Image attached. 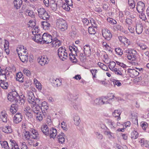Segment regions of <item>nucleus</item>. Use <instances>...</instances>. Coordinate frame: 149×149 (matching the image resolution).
<instances>
[{
    "label": "nucleus",
    "mask_w": 149,
    "mask_h": 149,
    "mask_svg": "<svg viewBox=\"0 0 149 149\" xmlns=\"http://www.w3.org/2000/svg\"><path fill=\"white\" fill-rule=\"evenodd\" d=\"M23 72L28 76H30L31 75L30 71L27 69H24L23 70Z\"/></svg>",
    "instance_id": "4d7b16f0"
},
{
    "label": "nucleus",
    "mask_w": 149,
    "mask_h": 149,
    "mask_svg": "<svg viewBox=\"0 0 149 149\" xmlns=\"http://www.w3.org/2000/svg\"><path fill=\"white\" fill-rule=\"evenodd\" d=\"M28 53L25 55H21L19 56V58L20 60L23 63H26L28 61Z\"/></svg>",
    "instance_id": "393cba45"
},
{
    "label": "nucleus",
    "mask_w": 149,
    "mask_h": 149,
    "mask_svg": "<svg viewBox=\"0 0 149 149\" xmlns=\"http://www.w3.org/2000/svg\"><path fill=\"white\" fill-rule=\"evenodd\" d=\"M66 50L63 47L59 48L58 50V55L62 61H64L67 58L68 54L66 52Z\"/></svg>",
    "instance_id": "39448f33"
},
{
    "label": "nucleus",
    "mask_w": 149,
    "mask_h": 149,
    "mask_svg": "<svg viewBox=\"0 0 149 149\" xmlns=\"http://www.w3.org/2000/svg\"><path fill=\"white\" fill-rule=\"evenodd\" d=\"M22 3V0H14L13 2L14 7L17 9L21 7Z\"/></svg>",
    "instance_id": "aec40b11"
},
{
    "label": "nucleus",
    "mask_w": 149,
    "mask_h": 149,
    "mask_svg": "<svg viewBox=\"0 0 149 149\" xmlns=\"http://www.w3.org/2000/svg\"><path fill=\"white\" fill-rule=\"evenodd\" d=\"M42 40L43 43L49 44L52 42V36L49 34L44 33L42 36Z\"/></svg>",
    "instance_id": "0eeeda50"
},
{
    "label": "nucleus",
    "mask_w": 149,
    "mask_h": 149,
    "mask_svg": "<svg viewBox=\"0 0 149 149\" xmlns=\"http://www.w3.org/2000/svg\"><path fill=\"white\" fill-rule=\"evenodd\" d=\"M16 79L20 82H24V77L22 73L20 72L17 74L16 77Z\"/></svg>",
    "instance_id": "412c9836"
},
{
    "label": "nucleus",
    "mask_w": 149,
    "mask_h": 149,
    "mask_svg": "<svg viewBox=\"0 0 149 149\" xmlns=\"http://www.w3.org/2000/svg\"><path fill=\"white\" fill-rule=\"evenodd\" d=\"M127 13L128 14V16L129 18L130 19H133L135 18V15H134L133 14H132V13H130V14H128L129 13H130L129 12H127Z\"/></svg>",
    "instance_id": "69168bd1"
},
{
    "label": "nucleus",
    "mask_w": 149,
    "mask_h": 149,
    "mask_svg": "<svg viewBox=\"0 0 149 149\" xmlns=\"http://www.w3.org/2000/svg\"><path fill=\"white\" fill-rule=\"evenodd\" d=\"M79 57L81 62H84L86 59V57L82 53H80Z\"/></svg>",
    "instance_id": "de8ad7c7"
},
{
    "label": "nucleus",
    "mask_w": 149,
    "mask_h": 149,
    "mask_svg": "<svg viewBox=\"0 0 149 149\" xmlns=\"http://www.w3.org/2000/svg\"><path fill=\"white\" fill-rule=\"evenodd\" d=\"M111 70L113 71L116 74L120 75H122V74L121 72L117 68H114L113 70Z\"/></svg>",
    "instance_id": "49530a36"
},
{
    "label": "nucleus",
    "mask_w": 149,
    "mask_h": 149,
    "mask_svg": "<svg viewBox=\"0 0 149 149\" xmlns=\"http://www.w3.org/2000/svg\"><path fill=\"white\" fill-rule=\"evenodd\" d=\"M88 31L90 34H95L96 31L95 29L92 27H89L88 29Z\"/></svg>",
    "instance_id": "c03bdc74"
},
{
    "label": "nucleus",
    "mask_w": 149,
    "mask_h": 149,
    "mask_svg": "<svg viewBox=\"0 0 149 149\" xmlns=\"http://www.w3.org/2000/svg\"><path fill=\"white\" fill-rule=\"evenodd\" d=\"M108 20L110 23L112 24H116L117 23L116 21L112 18H110Z\"/></svg>",
    "instance_id": "13d9d810"
},
{
    "label": "nucleus",
    "mask_w": 149,
    "mask_h": 149,
    "mask_svg": "<svg viewBox=\"0 0 149 149\" xmlns=\"http://www.w3.org/2000/svg\"><path fill=\"white\" fill-rule=\"evenodd\" d=\"M122 42V44L124 45L125 46L127 47L130 45V41L126 38H124Z\"/></svg>",
    "instance_id": "f704fd0d"
},
{
    "label": "nucleus",
    "mask_w": 149,
    "mask_h": 149,
    "mask_svg": "<svg viewBox=\"0 0 149 149\" xmlns=\"http://www.w3.org/2000/svg\"><path fill=\"white\" fill-rule=\"evenodd\" d=\"M5 42L4 45V48L6 49V48H8L9 46V43L8 41L6 40H5Z\"/></svg>",
    "instance_id": "e2e57ef3"
},
{
    "label": "nucleus",
    "mask_w": 149,
    "mask_h": 149,
    "mask_svg": "<svg viewBox=\"0 0 149 149\" xmlns=\"http://www.w3.org/2000/svg\"><path fill=\"white\" fill-rule=\"evenodd\" d=\"M0 143L3 148L5 149H9L10 147L6 141H0Z\"/></svg>",
    "instance_id": "7c9ffc66"
},
{
    "label": "nucleus",
    "mask_w": 149,
    "mask_h": 149,
    "mask_svg": "<svg viewBox=\"0 0 149 149\" xmlns=\"http://www.w3.org/2000/svg\"><path fill=\"white\" fill-rule=\"evenodd\" d=\"M126 22L129 25L131 24L132 23V20L128 17L126 19Z\"/></svg>",
    "instance_id": "bf43d9fd"
},
{
    "label": "nucleus",
    "mask_w": 149,
    "mask_h": 149,
    "mask_svg": "<svg viewBox=\"0 0 149 149\" xmlns=\"http://www.w3.org/2000/svg\"><path fill=\"white\" fill-rule=\"evenodd\" d=\"M90 71L93 75V78H94L95 77L96 73L97 72V70L96 69H92Z\"/></svg>",
    "instance_id": "09e8293b"
},
{
    "label": "nucleus",
    "mask_w": 149,
    "mask_h": 149,
    "mask_svg": "<svg viewBox=\"0 0 149 149\" xmlns=\"http://www.w3.org/2000/svg\"><path fill=\"white\" fill-rule=\"evenodd\" d=\"M107 123L109 125L110 127L111 128L114 127V126L113 125L114 123L113 122H112L111 120L109 119L107 120Z\"/></svg>",
    "instance_id": "3c124183"
},
{
    "label": "nucleus",
    "mask_w": 149,
    "mask_h": 149,
    "mask_svg": "<svg viewBox=\"0 0 149 149\" xmlns=\"http://www.w3.org/2000/svg\"><path fill=\"white\" fill-rule=\"evenodd\" d=\"M124 53L128 54L127 57L129 60L133 61L136 59V52L134 49H127L125 51Z\"/></svg>",
    "instance_id": "423d86ee"
},
{
    "label": "nucleus",
    "mask_w": 149,
    "mask_h": 149,
    "mask_svg": "<svg viewBox=\"0 0 149 149\" xmlns=\"http://www.w3.org/2000/svg\"><path fill=\"white\" fill-rule=\"evenodd\" d=\"M143 30V26L141 24H138L136 25V33L140 34L141 33Z\"/></svg>",
    "instance_id": "a211bd4d"
},
{
    "label": "nucleus",
    "mask_w": 149,
    "mask_h": 149,
    "mask_svg": "<svg viewBox=\"0 0 149 149\" xmlns=\"http://www.w3.org/2000/svg\"><path fill=\"white\" fill-rule=\"evenodd\" d=\"M109 97H103L102 98H97L94 100V103L96 105H102L109 103L108 101H105Z\"/></svg>",
    "instance_id": "6e6552de"
},
{
    "label": "nucleus",
    "mask_w": 149,
    "mask_h": 149,
    "mask_svg": "<svg viewBox=\"0 0 149 149\" xmlns=\"http://www.w3.org/2000/svg\"><path fill=\"white\" fill-rule=\"evenodd\" d=\"M69 48L70 50L72 53V49L75 52V54L76 56H77V52H78V50L77 47H76L75 46H74H74H70Z\"/></svg>",
    "instance_id": "58836bf2"
},
{
    "label": "nucleus",
    "mask_w": 149,
    "mask_h": 149,
    "mask_svg": "<svg viewBox=\"0 0 149 149\" xmlns=\"http://www.w3.org/2000/svg\"><path fill=\"white\" fill-rule=\"evenodd\" d=\"M115 51L116 53L119 55H122L123 52L122 49L120 48H116Z\"/></svg>",
    "instance_id": "603ef678"
},
{
    "label": "nucleus",
    "mask_w": 149,
    "mask_h": 149,
    "mask_svg": "<svg viewBox=\"0 0 149 149\" xmlns=\"http://www.w3.org/2000/svg\"><path fill=\"white\" fill-rule=\"evenodd\" d=\"M19 102H15V103L13 104H11L10 109V112L12 114H14L17 111L19 107Z\"/></svg>",
    "instance_id": "9d476101"
},
{
    "label": "nucleus",
    "mask_w": 149,
    "mask_h": 149,
    "mask_svg": "<svg viewBox=\"0 0 149 149\" xmlns=\"http://www.w3.org/2000/svg\"><path fill=\"white\" fill-rule=\"evenodd\" d=\"M49 62V60L47 57L42 56L39 61V63L42 66H43L45 64H48Z\"/></svg>",
    "instance_id": "dca6fc26"
},
{
    "label": "nucleus",
    "mask_w": 149,
    "mask_h": 149,
    "mask_svg": "<svg viewBox=\"0 0 149 149\" xmlns=\"http://www.w3.org/2000/svg\"><path fill=\"white\" fill-rule=\"evenodd\" d=\"M128 3L131 8H135V3L134 0H128Z\"/></svg>",
    "instance_id": "ea45409f"
},
{
    "label": "nucleus",
    "mask_w": 149,
    "mask_h": 149,
    "mask_svg": "<svg viewBox=\"0 0 149 149\" xmlns=\"http://www.w3.org/2000/svg\"><path fill=\"white\" fill-rule=\"evenodd\" d=\"M74 124L77 125H78L80 123V118L79 116H75L74 117Z\"/></svg>",
    "instance_id": "a19ab883"
},
{
    "label": "nucleus",
    "mask_w": 149,
    "mask_h": 149,
    "mask_svg": "<svg viewBox=\"0 0 149 149\" xmlns=\"http://www.w3.org/2000/svg\"><path fill=\"white\" fill-rule=\"evenodd\" d=\"M138 133L136 131H132L131 134V138L134 139H136L138 137Z\"/></svg>",
    "instance_id": "e433bc0d"
},
{
    "label": "nucleus",
    "mask_w": 149,
    "mask_h": 149,
    "mask_svg": "<svg viewBox=\"0 0 149 149\" xmlns=\"http://www.w3.org/2000/svg\"><path fill=\"white\" fill-rule=\"evenodd\" d=\"M56 26L61 31H64L67 29L68 25L67 22L62 18H59L56 20Z\"/></svg>",
    "instance_id": "7ed1b4c3"
},
{
    "label": "nucleus",
    "mask_w": 149,
    "mask_h": 149,
    "mask_svg": "<svg viewBox=\"0 0 149 149\" xmlns=\"http://www.w3.org/2000/svg\"><path fill=\"white\" fill-rule=\"evenodd\" d=\"M41 130L45 135L47 136L48 135L49 130L46 124L42 125L41 127Z\"/></svg>",
    "instance_id": "f3484780"
},
{
    "label": "nucleus",
    "mask_w": 149,
    "mask_h": 149,
    "mask_svg": "<svg viewBox=\"0 0 149 149\" xmlns=\"http://www.w3.org/2000/svg\"><path fill=\"white\" fill-rule=\"evenodd\" d=\"M23 116L21 113H17L13 117V122L14 123L17 124L20 122L22 120Z\"/></svg>",
    "instance_id": "f8f14e48"
},
{
    "label": "nucleus",
    "mask_w": 149,
    "mask_h": 149,
    "mask_svg": "<svg viewBox=\"0 0 149 149\" xmlns=\"http://www.w3.org/2000/svg\"><path fill=\"white\" fill-rule=\"evenodd\" d=\"M95 134L97 136V137L98 139H102L103 136L102 135V134L98 132H96Z\"/></svg>",
    "instance_id": "774afa93"
},
{
    "label": "nucleus",
    "mask_w": 149,
    "mask_h": 149,
    "mask_svg": "<svg viewBox=\"0 0 149 149\" xmlns=\"http://www.w3.org/2000/svg\"><path fill=\"white\" fill-rule=\"evenodd\" d=\"M35 97L32 91L29 92L28 93V101L31 104H34L35 102Z\"/></svg>",
    "instance_id": "ddd939ff"
},
{
    "label": "nucleus",
    "mask_w": 149,
    "mask_h": 149,
    "mask_svg": "<svg viewBox=\"0 0 149 149\" xmlns=\"http://www.w3.org/2000/svg\"><path fill=\"white\" fill-rule=\"evenodd\" d=\"M61 128L63 129L64 130L66 131L67 129L66 128V126L65 125V123L63 121L61 123Z\"/></svg>",
    "instance_id": "680f3d73"
},
{
    "label": "nucleus",
    "mask_w": 149,
    "mask_h": 149,
    "mask_svg": "<svg viewBox=\"0 0 149 149\" xmlns=\"http://www.w3.org/2000/svg\"><path fill=\"white\" fill-rule=\"evenodd\" d=\"M113 82L114 85H116L118 86L121 85V84L119 80L113 79Z\"/></svg>",
    "instance_id": "8fccbe9b"
},
{
    "label": "nucleus",
    "mask_w": 149,
    "mask_h": 149,
    "mask_svg": "<svg viewBox=\"0 0 149 149\" xmlns=\"http://www.w3.org/2000/svg\"><path fill=\"white\" fill-rule=\"evenodd\" d=\"M1 118L3 122H6L7 121V114L5 111H2L1 112Z\"/></svg>",
    "instance_id": "cd10ccee"
},
{
    "label": "nucleus",
    "mask_w": 149,
    "mask_h": 149,
    "mask_svg": "<svg viewBox=\"0 0 149 149\" xmlns=\"http://www.w3.org/2000/svg\"><path fill=\"white\" fill-rule=\"evenodd\" d=\"M78 95L76 93H70L69 97V100L72 101L76 100L78 98Z\"/></svg>",
    "instance_id": "bb28decb"
},
{
    "label": "nucleus",
    "mask_w": 149,
    "mask_h": 149,
    "mask_svg": "<svg viewBox=\"0 0 149 149\" xmlns=\"http://www.w3.org/2000/svg\"><path fill=\"white\" fill-rule=\"evenodd\" d=\"M84 54L88 56H90L91 54L90 47L88 45H86L84 47Z\"/></svg>",
    "instance_id": "2eb2a0df"
},
{
    "label": "nucleus",
    "mask_w": 149,
    "mask_h": 149,
    "mask_svg": "<svg viewBox=\"0 0 149 149\" xmlns=\"http://www.w3.org/2000/svg\"><path fill=\"white\" fill-rule=\"evenodd\" d=\"M25 113L24 114L26 116L29 118H31L33 117V115L32 113L30 112L29 111L28 112H25Z\"/></svg>",
    "instance_id": "052dcab7"
},
{
    "label": "nucleus",
    "mask_w": 149,
    "mask_h": 149,
    "mask_svg": "<svg viewBox=\"0 0 149 149\" xmlns=\"http://www.w3.org/2000/svg\"><path fill=\"white\" fill-rule=\"evenodd\" d=\"M102 34L105 39L107 40H110L112 37V35L109 30L106 29L102 31Z\"/></svg>",
    "instance_id": "1a4fd4ad"
},
{
    "label": "nucleus",
    "mask_w": 149,
    "mask_h": 149,
    "mask_svg": "<svg viewBox=\"0 0 149 149\" xmlns=\"http://www.w3.org/2000/svg\"><path fill=\"white\" fill-rule=\"evenodd\" d=\"M137 115L138 114L136 113H131V118L135 119L137 121Z\"/></svg>",
    "instance_id": "5fc2aeb1"
},
{
    "label": "nucleus",
    "mask_w": 149,
    "mask_h": 149,
    "mask_svg": "<svg viewBox=\"0 0 149 149\" xmlns=\"http://www.w3.org/2000/svg\"><path fill=\"white\" fill-rule=\"evenodd\" d=\"M10 148V149H19L18 145L14 141H12Z\"/></svg>",
    "instance_id": "2f4dec72"
},
{
    "label": "nucleus",
    "mask_w": 149,
    "mask_h": 149,
    "mask_svg": "<svg viewBox=\"0 0 149 149\" xmlns=\"http://www.w3.org/2000/svg\"><path fill=\"white\" fill-rule=\"evenodd\" d=\"M116 65V63L114 61L110 62L109 63L108 67L111 70L114 69Z\"/></svg>",
    "instance_id": "37998d69"
},
{
    "label": "nucleus",
    "mask_w": 149,
    "mask_h": 149,
    "mask_svg": "<svg viewBox=\"0 0 149 149\" xmlns=\"http://www.w3.org/2000/svg\"><path fill=\"white\" fill-rule=\"evenodd\" d=\"M0 86L2 88L6 89L8 86V83L7 82H6L5 81H2L0 84Z\"/></svg>",
    "instance_id": "4c0bfd02"
},
{
    "label": "nucleus",
    "mask_w": 149,
    "mask_h": 149,
    "mask_svg": "<svg viewBox=\"0 0 149 149\" xmlns=\"http://www.w3.org/2000/svg\"><path fill=\"white\" fill-rule=\"evenodd\" d=\"M8 100L11 102H19L20 105L24 104L25 103V98L24 96L21 95L19 96L16 91H12L9 93L7 97Z\"/></svg>",
    "instance_id": "f257e3e1"
},
{
    "label": "nucleus",
    "mask_w": 149,
    "mask_h": 149,
    "mask_svg": "<svg viewBox=\"0 0 149 149\" xmlns=\"http://www.w3.org/2000/svg\"><path fill=\"white\" fill-rule=\"evenodd\" d=\"M70 6L65 3H63L62 5L63 8L65 10L67 11H69L70 10Z\"/></svg>",
    "instance_id": "79ce46f5"
},
{
    "label": "nucleus",
    "mask_w": 149,
    "mask_h": 149,
    "mask_svg": "<svg viewBox=\"0 0 149 149\" xmlns=\"http://www.w3.org/2000/svg\"><path fill=\"white\" fill-rule=\"evenodd\" d=\"M53 47H58L61 44V42L56 38L54 39L52 42Z\"/></svg>",
    "instance_id": "5701e85b"
},
{
    "label": "nucleus",
    "mask_w": 149,
    "mask_h": 149,
    "mask_svg": "<svg viewBox=\"0 0 149 149\" xmlns=\"http://www.w3.org/2000/svg\"><path fill=\"white\" fill-rule=\"evenodd\" d=\"M121 114V112L120 110H115L112 113L113 116L115 117H118V120L120 119V117H119Z\"/></svg>",
    "instance_id": "c756f323"
},
{
    "label": "nucleus",
    "mask_w": 149,
    "mask_h": 149,
    "mask_svg": "<svg viewBox=\"0 0 149 149\" xmlns=\"http://www.w3.org/2000/svg\"><path fill=\"white\" fill-rule=\"evenodd\" d=\"M21 149H28V147L27 146L25 143H22L21 144Z\"/></svg>",
    "instance_id": "0e129e2a"
},
{
    "label": "nucleus",
    "mask_w": 149,
    "mask_h": 149,
    "mask_svg": "<svg viewBox=\"0 0 149 149\" xmlns=\"http://www.w3.org/2000/svg\"><path fill=\"white\" fill-rule=\"evenodd\" d=\"M38 15L39 17L42 19L47 20L49 17L47 12L43 8H40L38 10Z\"/></svg>",
    "instance_id": "20e7f679"
},
{
    "label": "nucleus",
    "mask_w": 149,
    "mask_h": 149,
    "mask_svg": "<svg viewBox=\"0 0 149 149\" xmlns=\"http://www.w3.org/2000/svg\"><path fill=\"white\" fill-rule=\"evenodd\" d=\"M0 72V81L1 82L5 81L6 79V77L5 74V71L1 70Z\"/></svg>",
    "instance_id": "a878e982"
},
{
    "label": "nucleus",
    "mask_w": 149,
    "mask_h": 149,
    "mask_svg": "<svg viewBox=\"0 0 149 149\" xmlns=\"http://www.w3.org/2000/svg\"><path fill=\"white\" fill-rule=\"evenodd\" d=\"M50 8L53 11H56L57 9V4L54 2L50 5Z\"/></svg>",
    "instance_id": "a18cd8bd"
},
{
    "label": "nucleus",
    "mask_w": 149,
    "mask_h": 149,
    "mask_svg": "<svg viewBox=\"0 0 149 149\" xmlns=\"http://www.w3.org/2000/svg\"><path fill=\"white\" fill-rule=\"evenodd\" d=\"M65 3H65L69 5L71 7L72 6V0H64Z\"/></svg>",
    "instance_id": "864d4df0"
},
{
    "label": "nucleus",
    "mask_w": 149,
    "mask_h": 149,
    "mask_svg": "<svg viewBox=\"0 0 149 149\" xmlns=\"http://www.w3.org/2000/svg\"><path fill=\"white\" fill-rule=\"evenodd\" d=\"M2 131L6 133H10L12 132V130L10 126L5 127L2 129Z\"/></svg>",
    "instance_id": "473e14b6"
},
{
    "label": "nucleus",
    "mask_w": 149,
    "mask_h": 149,
    "mask_svg": "<svg viewBox=\"0 0 149 149\" xmlns=\"http://www.w3.org/2000/svg\"><path fill=\"white\" fill-rule=\"evenodd\" d=\"M41 22L42 26L44 29L48 30L49 29L51 24L47 21H42Z\"/></svg>",
    "instance_id": "b1692460"
},
{
    "label": "nucleus",
    "mask_w": 149,
    "mask_h": 149,
    "mask_svg": "<svg viewBox=\"0 0 149 149\" xmlns=\"http://www.w3.org/2000/svg\"><path fill=\"white\" fill-rule=\"evenodd\" d=\"M115 29L117 31H121L123 29V27L120 25H117L114 26Z\"/></svg>",
    "instance_id": "6e6d98bb"
},
{
    "label": "nucleus",
    "mask_w": 149,
    "mask_h": 149,
    "mask_svg": "<svg viewBox=\"0 0 149 149\" xmlns=\"http://www.w3.org/2000/svg\"><path fill=\"white\" fill-rule=\"evenodd\" d=\"M65 134L62 132L58 134L57 136L59 142L61 144L63 143L65 141V139L64 137Z\"/></svg>",
    "instance_id": "4be33fe9"
},
{
    "label": "nucleus",
    "mask_w": 149,
    "mask_h": 149,
    "mask_svg": "<svg viewBox=\"0 0 149 149\" xmlns=\"http://www.w3.org/2000/svg\"><path fill=\"white\" fill-rule=\"evenodd\" d=\"M38 105L36 107L33 108V111L35 114L41 112V109L40 106V105H38Z\"/></svg>",
    "instance_id": "72a5a7b5"
},
{
    "label": "nucleus",
    "mask_w": 149,
    "mask_h": 149,
    "mask_svg": "<svg viewBox=\"0 0 149 149\" xmlns=\"http://www.w3.org/2000/svg\"><path fill=\"white\" fill-rule=\"evenodd\" d=\"M53 83L54 84L53 85L54 86H56L58 87L60 86L61 84V81L59 79H54L53 80Z\"/></svg>",
    "instance_id": "c85d7f7f"
},
{
    "label": "nucleus",
    "mask_w": 149,
    "mask_h": 149,
    "mask_svg": "<svg viewBox=\"0 0 149 149\" xmlns=\"http://www.w3.org/2000/svg\"><path fill=\"white\" fill-rule=\"evenodd\" d=\"M49 132L48 135L49 136L50 138H55L57 134V131L56 129L54 128H52L49 130Z\"/></svg>",
    "instance_id": "4468645a"
},
{
    "label": "nucleus",
    "mask_w": 149,
    "mask_h": 149,
    "mask_svg": "<svg viewBox=\"0 0 149 149\" xmlns=\"http://www.w3.org/2000/svg\"><path fill=\"white\" fill-rule=\"evenodd\" d=\"M34 30L32 31L33 34L34 35V38H33V39L34 41L37 42H42V37L41 38V36L40 34H34L33 32Z\"/></svg>",
    "instance_id": "6ab92c4d"
},
{
    "label": "nucleus",
    "mask_w": 149,
    "mask_h": 149,
    "mask_svg": "<svg viewBox=\"0 0 149 149\" xmlns=\"http://www.w3.org/2000/svg\"><path fill=\"white\" fill-rule=\"evenodd\" d=\"M24 137L27 140L29 139L30 138L36 139H38L40 138L37 131L34 129H31L30 131L25 130Z\"/></svg>",
    "instance_id": "f03ea898"
},
{
    "label": "nucleus",
    "mask_w": 149,
    "mask_h": 149,
    "mask_svg": "<svg viewBox=\"0 0 149 149\" xmlns=\"http://www.w3.org/2000/svg\"><path fill=\"white\" fill-rule=\"evenodd\" d=\"M35 116H36L37 120L40 122L42 121L43 119V117H42V116L41 112H39L35 114Z\"/></svg>",
    "instance_id": "c9c22d12"
},
{
    "label": "nucleus",
    "mask_w": 149,
    "mask_h": 149,
    "mask_svg": "<svg viewBox=\"0 0 149 149\" xmlns=\"http://www.w3.org/2000/svg\"><path fill=\"white\" fill-rule=\"evenodd\" d=\"M83 22L85 25H88L89 23V21L87 19L85 18L82 19Z\"/></svg>",
    "instance_id": "338daca9"
},
{
    "label": "nucleus",
    "mask_w": 149,
    "mask_h": 149,
    "mask_svg": "<svg viewBox=\"0 0 149 149\" xmlns=\"http://www.w3.org/2000/svg\"><path fill=\"white\" fill-rule=\"evenodd\" d=\"M136 9L139 13L144 12L145 9L144 3L141 1H139L136 5Z\"/></svg>",
    "instance_id": "9b49d317"
}]
</instances>
